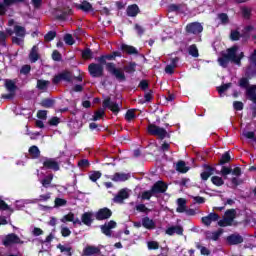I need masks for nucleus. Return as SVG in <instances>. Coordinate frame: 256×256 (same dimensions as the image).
Instances as JSON below:
<instances>
[{
    "mask_svg": "<svg viewBox=\"0 0 256 256\" xmlns=\"http://www.w3.org/2000/svg\"><path fill=\"white\" fill-rule=\"evenodd\" d=\"M243 57V52L239 51V46H233L226 51H223L221 57L218 58V61L220 65H225V63H229V61L239 65Z\"/></svg>",
    "mask_w": 256,
    "mask_h": 256,
    "instance_id": "f257e3e1",
    "label": "nucleus"
},
{
    "mask_svg": "<svg viewBox=\"0 0 256 256\" xmlns=\"http://www.w3.org/2000/svg\"><path fill=\"white\" fill-rule=\"evenodd\" d=\"M7 34L10 36L14 35L12 37V42L15 43V45H23L27 32L25 31V27L14 25L13 30L11 28L7 29Z\"/></svg>",
    "mask_w": 256,
    "mask_h": 256,
    "instance_id": "f03ea898",
    "label": "nucleus"
},
{
    "mask_svg": "<svg viewBox=\"0 0 256 256\" xmlns=\"http://www.w3.org/2000/svg\"><path fill=\"white\" fill-rule=\"evenodd\" d=\"M239 87L246 89V96L256 105V85L249 86V78L242 77L239 80Z\"/></svg>",
    "mask_w": 256,
    "mask_h": 256,
    "instance_id": "7ed1b4c3",
    "label": "nucleus"
},
{
    "mask_svg": "<svg viewBox=\"0 0 256 256\" xmlns=\"http://www.w3.org/2000/svg\"><path fill=\"white\" fill-rule=\"evenodd\" d=\"M61 81H64L65 83H73V72L63 70L52 78L53 85H59Z\"/></svg>",
    "mask_w": 256,
    "mask_h": 256,
    "instance_id": "20e7f679",
    "label": "nucleus"
},
{
    "mask_svg": "<svg viewBox=\"0 0 256 256\" xmlns=\"http://www.w3.org/2000/svg\"><path fill=\"white\" fill-rule=\"evenodd\" d=\"M107 71L118 81V83H125L127 81V77L125 76V72L121 68L115 67V65H108Z\"/></svg>",
    "mask_w": 256,
    "mask_h": 256,
    "instance_id": "39448f33",
    "label": "nucleus"
},
{
    "mask_svg": "<svg viewBox=\"0 0 256 256\" xmlns=\"http://www.w3.org/2000/svg\"><path fill=\"white\" fill-rule=\"evenodd\" d=\"M147 131L149 135H153L154 137H159V139L163 140L166 137H169V133L165 128H161L155 124H149L147 127Z\"/></svg>",
    "mask_w": 256,
    "mask_h": 256,
    "instance_id": "423d86ee",
    "label": "nucleus"
},
{
    "mask_svg": "<svg viewBox=\"0 0 256 256\" xmlns=\"http://www.w3.org/2000/svg\"><path fill=\"white\" fill-rule=\"evenodd\" d=\"M112 216H113V211H111V209L107 207L100 208L94 214L96 221H107V219H111Z\"/></svg>",
    "mask_w": 256,
    "mask_h": 256,
    "instance_id": "0eeeda50",
    "label": "nucleus"
},
{
    "mask_svg": "<svg viewBox=\"0 0 256 256\" xmlns=\"http://www.w3.org/2000/svg\"><path fill=\"white\" fill-rule=\"evenodd\" d=\"M21 243V238L17 236L15 233H10L5 236V238L2 240V245L4 247H11V245H19Z\"/></svg>",
    "mask_w": 256,
    "mask_h": 256,
    "instance_id": "6e6552de",
    "label": "nucleus"
},
{
    "mask_svg": "<svg viewBox=\"0 0 256 256\" xmlns=\"http://www.w3.org/2000/svg\"><path fill=\"white\" fill-rule=\"evenodd\" d=\"M42 169L59 171L61 167L59 166V162H57L55 158H44Z\"/></svg>",
    "mask_w": 256,
    "mask_h": 256,
    "instance_id": "1a4fd4ad",
    "label": "nucleus"
},
{
    "mask_svg": "<svg viewBox=\"0 0 256 256\" xmlns=\"http://www.w3.org/2000/svg\"><path fill=\"white\" fill-rule=\"evenodd\" d=\"M167 189H169V185H167V183H165L164 181H161V180H158L151 187L152 193L154 195H159L161 193H166Z\"/></svg>",
    "mask_w": 256,
    "mask_h": 256,
    "instance_id": "9d476101",
    "label": "nucleus"
},
{
    "mask_svg": "<svg viewBox=\"0 0 256 256\" xmlns=\"http://www.w3.org/2000/svg\"><path fill=\"white\" fill-rule=\"evenodd\" d=\"M102 105L105 109H109L110 111H112V113H114V115H117L119 113V111H121L119 104H117V102H111L110 97L104 99Z\"/></svg>",
    "mask_w": 256,
    "mask_h": 256,
    "instance_id": "9b49d317",
    "label": "nucleus"
},
{
    "mask_svg": "<svg viewBox=\"0 0 256 256\" xmlns=\"http://www.w3.org/2000/svg\"><path fill=\"white\" fill-rule=\"evenodd\" d=\"M204 171L201 172L200 178L202 181H208L209 177L215 173V167L209 165V164H203L202 165Z\"/></svg>",
    "mask_w": 256,
    "mask_h": 256,
    "instance_id": "f8f14e48",
    "label": "nucleus"
},
{
    "mask_svg": "<svg viewBox=\"0 0 256 256\" xmlns=\"http://www.w3.org/2000/svg\"><path fill=\"white\" fill-rule=\"evenodd\" d=\"M88 71L93 78H99L103 75L104 68L103 65H89Z\"/></svg>",
    "mask_w": 256,
    "mask_h": 256,
    "instance_id": "ddd939ff",
    "label": "nucleus"
},
{
    "mask_svg": "<svg viewBox=\"0 0 256 256\" xmlns=\"http://www.w3.org/2000/svg\"><path fill=\"white\" fill-rule=\"evenodd\" d=\"M115 57H121V53L113 52L112 54L103 55L98 58V63H100V65H111V63H109V61H113V59H115Z\"/></svg>",
    "mask_w": 256,
    "mask_h": 256,
    "instance_id": "4468645a",
    "label": "nucleus"
},
{
    "mask_svg": "<svg viewBox=\"0 0 256 256\" xmlns=\"http://www.w3.org/2000/svg\"><path fill=\"white\" fill-rule=\"evenodd\" d=\"M187 33H193V35H197L203 32V25L198 22L190 23L186 26Z\"/></svg>",
    "mask_w": 256,
    "mask_h": 256,
    "instance_id": "2eb2a0df",
    "label": "nucleus"
},
{
    "mask_svg": "<svg viewBox=\"0 0 256 256\" xmlns=\"http://www.w3.org/2000/svg\"><path fill=\"white\" fill-rule=\"evenodd\" d=\"M201 221L203 225H206V227H210L213 222L219 221V214L211 212L207 216L202 217Z\"/></svg>",
    "mask_w": 256,
    "mask_h": 256,
    "instance_id": "dca6fc26",
    "label": "nucleus"
},
{
    "mask_svg": "<svg viewBox=\"0 0 256 256\" xmlns=\"http://www.w3.org/2000/svg\"><path fill=\"white\" fill-rule=\"evenodd\" d=\"M226 241L228 245H241L243 243V236L240 234H231L227 236Z\"/></svg>",
    "mask_w": 256,
    "mask_h": 256,
    "instance_id": "f3484780",
    "label": "nucleus"
},
{
    "mask_svg": "<svg viewBox=\"0 0 256 256\" xmlns=\"http://www.w3.org/2000/svg\"><path fill=\"white\" fill-rule=\"evenodd\" d=\"M129 179H131V174H129V173H119V172H116L111 177V180L114 181L115 183L129 181Z\"/></svg>",
    "mask_w": 256,
    "mask_h": 256,
    "instance_id": "a211bd4d",
    "label": "nucleus"
},
{
    "mask_svg": "<svg viewBox=\"0 0 256 256\" xmlns=\"http://www.w3.org/2000/svg\"><path fill=\"white\" fill-rule=\"evenodd\" d=\"M183 226L181 225H176V226H171L168 227L165 231L166 235H169L170 237H173V235H183Z\"/></svg>",
    "mask_w": 256,
    "mask_h": 256,
    "instance_id": "6ab92c4d",
    "label": "nucleus"
},
{
    "mask_svg": "<svg viewBox=\"0 0 256 256\" xmlns=\"http://www.w3.org/2000/svg\"><path fill=\"white\" fill-rule=\"evenodd\" d=\"M23 0H0V15H5L6 7L15 3H21Z\"/></svg>",
    "mask_w": 256,
    "mask_h": 256,
    "instance_id": "aec40b11",
    "label": "nucleus"
},
{
    "mask_svg": "<svg viewBox=\"0 0 256 256\" xmlns=\"http://www.w3.org/2000/svg\"><path fill=\"white\" fill-rule=\"evenodd\" d=\"M81 221L86 227H91L94 221L93 212H84L81 216Z\"/></svg>",
    "mask_w": 256,
    "mask_h": 256,
    "instance_id": "412c9836",
    "label": "nucleus"
},
{
    "mask_svg": "<svg viewBox=\"0 0 256 256\" xmlns=\"http://www.w3.org/2000/svg\"><path fill=\"white\" fill-rule=\"evenodd\" d=\"M142 227H144V229H148L149 231H151L155 229L157 226L155 225V221H153V219L146 216L142 218Z\"/></svg>",
    "mask_w": 256,
    "mask_h": 256,
    "instance_id": "4be33fe9",
    "label": "nucleus"
},
{
    "mask_svg": "<svg viewBox=\"0 0 256 256\" xmlns=\"http://www.w3.org/2000/svg\"><path fill=\"white\" fill-rule=\"evenodd\" d=\"M125 199H129V192L126 189H121L114 197L115 203H123Z\"/></svg>",
    "mask_w": 256,
    "mask_h": 256,
    "instance_id": "5701e85b",
    "label": "nucleus"
},
{
    "mask_svg": "<svg viewBox=\"0 0 256 256\" xmlns=\"http://www.w3.org/2000/svg\"><path fill=\"white\" fill-rule=\"evenodd\" d=\"M83 253L86 256L99 255V253H101V249L96 246H87L84 248Z\"/></svg>",
    "mask_w": 256,
    "mask_h": 256,
    "instance_id": "b1692460",
    "label": "nucleus"
},
{
    "mask_svg": "<svg viewBox=\"0 0 256 256\" xmlns=\"http://www.w3.org/2000/svg\"><path fill=\"white\" fill-rule=\"evenodd\" d=\"M177 205L178 207L176 208V212L185 213V211L187 210V200L185 198H178Z\"/></svg>",
    "mask_w": 256,
    "mask_h": 256,
    "instance_id": "393cba45",
    "label": "nucleus"
},
{
    "mask_svg": "<svg viewBox=\"0 0 256 256\" xmlns=\"http://www.w3.org/2000/svg\"><path fill=\"white\" fill-rule=\"evenodd\" d=\"M235 217H237V211L235 209H228L225 212V219L229 222L230 225H233V221H235Z\"/></svg>",
    "mask_w": 256,
    "mask_h": 256,
    "instance_id": "a878e982",
    "label": "nucleus"
},
{
    "mask_svg": "<svg viewBox=\"0 0 256 256\" xmlns=\"http://www.w3.org/2000/svg\"><path fill=\"white\" fill-rule=\"evenodd\" d=\"M29 155H31L32 159H39L41 157V150L36 145H33L28 150Z\"/></svg>",
    "mask_w": 256,
    "mask_h": 256,
    "instance_id": "bb28decb",
    "label": "nucleus"
},
{
    "mask_svg": "<svg viewBox=\"0 0 256 256\" xmlns=\"http://www.w3.org/2000/svg\"><path fill=\"white\" fill-rule=\"evenodd\" d=\"M40 105H41V107H44V109H51L55 105V100H53L51 98H44L40 102Z\"/></svg>",
    "mask_w": 256,
    "mask_h": 256,
    "instance_id": "cd10ccee",
    "label": "nucleus"
},
{
    "mask_svg": "<svg viewBox=\"0 0 256 256\" xmlns=\"http://www.w3.org/2000/svg\"><path fill=\"white\" fill-rule=\"evenodd\" d=\"M176 171H178V173H187V171H189V167H187L185 161L180 160L176 164Z\"/></svg>",
    "mask_w": 256,
    "mask_h": 256,
    "instance_id": "c85d7f7f",
    "label": "nucleus"
},
{
    "mask_svg": "<svg viewBox=\"0 0 256 256\" xmlns=\"http://www.w3.org/2000/svg\"><path fill=\"white\" fill-rule=\"evenodd\" d=\"M29 59L31 63H35L39 59V48L37 46L32 47Z\"/></svg>",
    "mask_w": 256,
    "mask_h": 256,
    "instance_id": "c756f323",
    "label": "nucleus"
},
{
    "mask_svg": "<svg viewBox=\"0 0 256 256\" xmlns=\"http://www.w3.org/2000/svg\"><path fill=\"white\" fill-rule=\"evenodd\" d=\"M121 49L124 51V53H127L128 55H137L138 53L135 47L129 46L127 44H122Z\"/></svg>",
    "mask_w": 256,
    "mask_h": 256,
    "instance_id": "7c9ffc66",
    "label": "nucleus"
},
{
    "mask_svg": "<svg viewBox=\"0 0 256 256\" xmlns=\"http://www.w3.org/2000/svg\"><path fill=\"white\" fill-rule=\"evenodd\" d=\"M227 163H231V154L229 151H226L224 154H222L218 165H227Z\"/></svg>",
    "mask_w": 256,
    "mask_h": 256,
    "instance_id": "2f4dec72",
    "label": "nucleus"
},
{
    "mask_svg": "<svg viewBox=\"0 0 256 256\" xmlns=\"http://www.w3.org/2000/svg\"><path fill=\"white\" fill-rule=\"evenodd\" d=\"M138 13H139V6L135 4L127 8V15L129 17H137Z\"/></svg>",
    "mask_w": 256,
    "mask_h": 256,
    "instance_id": "473e14b6",
    "label": "nucleus"
},
{
    "mask_svg": "<svg viewBox=\"0 0 256 256\" xmlns=\"http://www.w3.org/2000/svg\"><path fill=\"white\" fill-rule=\"evenodd\" d=\"M49 85L50 82L47 80H37V89H39V91H47Z\"/></svg>",
    "mask_w": 256,
    "mask_h": 256,
    "instance_id": "72a5a7b5",
    "label": "nucleus"
},
{
    "mask_svg": "<svg viewBox=\"0 0 256 256\" xmlns=\"http://www.w3.org/2000/svg\"><path fill=\"white\" fill-rule=\"evenodd\" d=\"M52 181H53V174H48L41 180L42 187H45V189L49 188V185H51Z\"/></svg>",
    "mask_w": 256,
    "mask_h": 256,
    "instance_id": "f704fd0d",
    "label": "nucleus"
},
{
    "mask_svg": "<svg viewBox=\"0 0 256 256\" xmlns=\"http://www.w3.org/2000/svg\"><path fill=\"white\" fill-rule=\"evenodd\" d=\"M185 9H187L185 5L171 4L169 6V11H177L178 13H185Z\"/></svg>",
    "mask_w": 256,
    "mask_h": 256,
    "instance_id": "c9c22d12",
    "label": "nucleus"
},
{
    "mask_svg": "<svg viewBox=\"0 0 256 256\" xmlns=\"http://www.w3.org/2000/svg\"><path fill=\"white\" fill-rule=\"evenodd\" d=\"M196 246V249H199L200 250V253L201 255H204V256H209L211 255V250H209L207 247L205 246H202L201 243L197 242L195 244Z\"/></svg>",
    "mask_w": 256,
    "mask_h": 256,
    "instance_id": "e433bc0d",
    "label": "nucleus"
},
{
    "mask_svg": "<svg viewBox=\"0 0 256 256\" xmlns=\"http://www.w3.org/2000/svg\"><path fill=\"white\" fill-rule=\"evenodd\" d=\"M211 181L216 187H222V185H225V181L219 176H212Z\"/></svg>",
    "mask_w": 256,
    "mask_h": 256,
    "instance_id": "4c0bfd02",
    "label": "nucleus"
},
{
    "mask_svg": "<svg viewBox=\"0 0 256 256\" xmlns=\"http://www.w3.org/2000/svg\"><path fill=\"white\" fill-rule=\"evenodd\" d=\"M223 235V229H218L215 232L211 233V236H207V239H211L212 241H219V237Z\"/></svg>",
    "mask_w": 256,
    "mask_h": 256,
    "instance_id": "58836bf2",
    "label": "nucleus"
},
{
    "mask_svg": "<svg viewBox=\"0 0 256 256\" xmlns=\"http://www.w3.org/2000/svg\"><path fill=\"white\" fill-rule=\"evenodd\" d=\"M136 211H138V213H145L146 215H149V213H151V209L147 208V206H145V204H138L135 206Z\"/></svg>",
    "mask_w": 256,
    "mask_h": 256,
    "instance_id": "ea45409f",
    "label": "nucleus"
},
{
    "mask_svg": "<svg viewBox=\"0 0 256 256\" xmlns=\"http://www.w3.org/2000/svg\"><path fill=\"white\" fill-rule=\"evenodd\" d=\"M77 9H81L82 11H91L92 6L89 2L83 1L81 4H76Z\"/></svg>",
    "mask_w": 256,
    "mask_h": 256,
    "instance_id": "a19ab883",
    "label": "nucleus"
},
{
    "mask_svg": "<svg viewBox=\"0 0 256 256\" xmlns=\"http://www.w3.org/2000/svg\"><path fill=\"white\" fill-rule=\"evenodd\" d=\"M73 219H75V214L73 212H69L64 215L61 219L62 223H73Z\"/></svg>",
    "mask_w": 256,
    "mask_h": 256,
    "instance_id": "79ce46f5",
    "label": "nucleus"
},
{
    "mask_svg": "<svg viewBox=\"0 0 256 256\" xmlns=\"http://www.w3.org/2000/svg\"><path fill=\"white\" fill-rule=\"evenodd\" d=\"M154 195L155 194L153 193L152 189L146 190V191L142 192L141 199H142V201H149L151 199V197H153Z\"/></svg>",
    "mask_w": 256,
    "mask_h": 256,
    "instance_id": "37998d69",
    "label": "nucleus"
},
{
    "mask_svg": "<svg viewBox=\"0 0 256 256\" xmlns=\"http://www.w3.org/2000/svg\"><path fill=\"white\" fill-rule=\"evenodd\" d=\"M5 87L9 92H15L17 90V85L12 80H6Z\"/></svg>",
    "mask_w": 256,
    "mask_h": 256,
    "instance_id": "c03bdc74",
    "label": "nucleus"
},
{
    "mask_svg": "<svg viewBox=\"0 0 256 256\" xmlns=\"http://www.w3.org/2000/svg\"><path fill=\"white\" fill-rule=\"evenodd\" d=\"M101 172L99 171H93L91 172V174L89 175V179L90 181H92L93 183H97L98 179H101Z\"/></svg>",
    "mask_w": 256,
    "mask_h": 256,
    "instance_id": "a18cd8bd",
    "label": "nucleus"
},
{
    "mask_svg": "<svg viewBox=\"0 0 256 256\" xmlns=\"http://www.w3.org/2000/svg\"><path fill=\"white\" fill-rule=\"evenodd\" d=\"M240 37L243 38V33L241 34L238 30H232L230 38L232 41H239Z\"/></svg>",
    "mask_w": 256,
    "mask_h": 256,
    "instance_id": "49530a36",
    "label": "nucleus"
},
{
    "mask_svg": "<svg viewBox=\"0 0 256 256\" xmlns=\"http://www.w3.org/2000/svg\"><path fill=\"white\" fill-rule=\"evenodd\" d=\"M100 229L103 235H106V237H111L112 231L110 228H108L107 223H105L104 225H101Z\"/></svg>",
    "mask_w": 256,
    "mask_h": 256,
    "instance_id": "de8ad7c7",
    "label": "nucleus"
},
{
    "mask_svg": "<svg viewBox=\"0 0 256 256\" xmlns=\"http://www.w3.org/2000/svg\"><path fill=\"white\" fill-rule=\"evenodd\" d=\"M82 59H93V52L91 49L86 48L82 51Z\"/></svg>",
    "mask_w": 256,
    "mask_h": 256,
    "instance_id": "09e8293b",
    "label": "nucleus"
},
{
    "mask_svg": "<svg viewBox=\"0 0 256 256\" xmlns=\"http://www.w3.org/2000/svg\"><path fill=\"white\" fill-rule=\"evenodd\" d=\"M231 83H226V84H222L221 86L217 87V91L219 93V95H223V93H225V91H227V89H230L231 87Z\"/></svg>",
    "mask_w": 256,
    "mask_h": 256,
    "instance_id": "8fccbe9b",
    "label": "nucleus"
},
{
    "mask_svg": "<svg viewBox=\"0 0 256 256\" xmlns=\"http://www.w3.org/2000/svg\"><path fill=\"white\" fill-rule=\"evenodd\" d=\"M153 101V90H149L144 94V101L142 103H151Z\"/></svg>",
    "mask_w": 256,
    "mask_h": 256,
    "instance_id": "3c124183",
    "label": "nucleus"
},
{
    "mask_svg": "<svg viewBox=\"0 0 256 256\" xmlns=\"http://www.w3.org/2000/svg\"><path fill=\"white\" fill-rule=\"evenodd\" d=\"M231 183L233 184L234 189H237V187H239V185H243L244 181L241 178L232 177Z\"/></svg>",
    "mask_w": 256,
    "mask_h": 256,
    "instance_id": "603ef678",
    "label": "nucleus"
},
{
    "mask_svg": "<svg viewBox=\"0 0 256 256\" xmlns=\"http://www.w3.org/2000/svg\"><path fill=\"white\" fill-rule=\"evenodd\" d=\"M189 55H192V57H199V50L197 49V46L191 45L188 48Z\"/></svg>",
    "mask_w": 256,
    "mask_h": 256,
    "instance_id": "864d4df0",
    "label": "nucleus"
},
{
    "mask_svg": "<svg viewBox=\"0 0 256 256\" xmlns=\"http://www.w3.org/2000/svg\"><path fill=\"white\" fill-rule=\"evenodd\" d=\"M60 123H61V119H59V117L57 116L52 117L48 121V125H50V127H57V125H59Z\"/></svg>",
    "mask_w": 256,
    "mask_h": 256,
    "instance_id": "5fc2aeb1",
    "label": "nucleus"
},
{
    "mask_svg": "<svg viewBox=\"0 0 256 256\" xmlns=\"http://www.w3.org/2000/svg\"><path fill=\"white\" fill-rule=\"evenodd\" d=\"M103 115H105V110L103 109L97 110L96 112H94L93 121H99V119H101Z\"/></svg>",
    "mask_w": 256,
    "mask_h": 256,
    "instance_id": "6e6d98bb",
    "label": "nucleus"
},
{
    "mask_svg": "<svg viewBox=\"0 0 256 256\" xmlns=\"http://www.w3.org/2000/svg\"><path fill=\"white\" fill-rule=\"evenodd\" d=\"M90 166L91 163H89V160L87 159H81L80 161H78V167H80V169H87Z\"/></svg>",
    "mask_w": 256,
    "mask_h": 256,
    "instance_id": "4d7b16f0",
    "label": "nucleus"
},
{
    "mask_svg": "<svg viewBox=\"0 0 256 256\" xmlns=\"http://www.w3.org/2000/svg\"><path fill=\"white\" fill-rule=\"evenodd\" d=\"M241 14L245 19H249L251 17V8L249 7H242L241 8Z\"/></svg>",
    "mask_w": 256,
    "mask_h": 256,
    "instance_id": "13d9d810",
    "label": "nucleus"
},
{
    "mask_svg": "<svg viewBox=\"0 0 256 256\" xmlns=\"http://www.w3.org/2000/svg\"><path fill=\"white\" fill-rule=\"evenodd\" d=\"M233 169L231 167L222 166L221 175L227 178V175H231Z\"/></svg>",
    "mask_w": 256,
    "mask_h": 256,
    "instance_id": "bf43d9fd",
    "label": "nucleus"
},
{
    "mask_svg": "<svg viewBox=\"0 0 256 256\" xmlns=\"http://www.w3.org/2000/svg\"><path fill=\"white\" fill-rule=\"evenodd\" d=\"M55 207H65L67 205V200L63 198H55Z\"/></svg>",
    "mask_w": 256,
    "mask_h": 256,
    "instance_id": "052dcab7",
    "label": "nucleus"
},
{
    "mask_svg": "<svg viewBox=\"0 0 256 256\" xmlns=\"http://www.w3.org/2000/svg\"><path fill=\"white\" fill-rule=\"evenodd\" d=\"M135 111L134 110H127L125 114L126 121H133L135 119Z\"/></svg>",
    "mask_w": 256,
    "mask_h": 256,
    "instance_id": "680f3d73",
    "label": "nucleus"
},
{
    "mask_svg": "<svg viewBox=\"0 0 256 256\" xmlns=\"http://www.w3.org/2000/svg\"><path fill=\"white\" fill-rule=\"evenodd\" d=\"M175 69H177V65H167L165 67V73H167V75H173V73H175Z\"/></svg>",
    "mask_w": 256,
    "mask_h": 256,
    "instance_id": "e2e57ef3",
    "label": "nucleus"
},
{
    "mask_svg": "<svg viewBox=\"0 0 256 256\" xmlns=\"http://www.w3.org/2000/svg\"><path fill=\"white\" fill-rule=\"evenodd\" d=\"M218 19L224 25H227V23H229V16H227V14H225V13L218 14Z\"/></svg>",
    "mask_w": 256,
    "mask_h": 256,
    "instance_id": "0e129e2a",
    "label": "nucleus"
},
{
    "mask_svg": "<svg viewBox=\"0 0 256 256\" xmlns=\"http://www.w3.org/2000/svg\"><path fill=\"white\" fill-rule=\"evenodd\" d=\"M148 249L157 251V249H159V242H157V241H149L148 242Z\"/></svg>",
    "mask_w": 256,
    "mask_h": 256,
    "instance_id": "69168bd1",
    "label": "nucleus"
},
{
    "mask_svg": "<svg viewBox=\"0 0 256 256\" xmlns=\"http://www.w3.org/2000/svg\"><path fill=\"white\" fill-rule=\"evenodd\" d=\"M64 41L66 45H73L75 43V40L73 39V36H71V34H66L64 36Z\"/></svg>",
    "mask_w": 256,
    "mask_h": 256,
    "instance_id": "338daca9",
    "label": "nucleus"
},
{
    "mask_svg": "<svg viewBox=\"0 0 256 256\" xmlns=\"http://www.w3.org/2000/svg\"><path fill=\"white\" fill-rule=\"evenodd\" d=\"M37 118L42 119L43 121L47 120V110H39L37 112Z\"/></svg>",
    "mask_w": 256,
    "mask_h": 256,
    "instance_id": "774afa93",
    "label": "nucleus"
}]
</instances>
